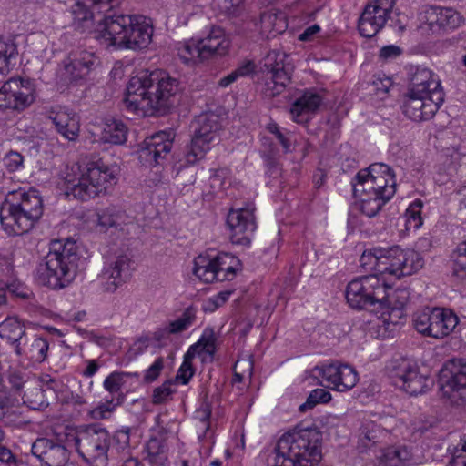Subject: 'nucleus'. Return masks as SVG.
<instances>
[{
	"label": "nucleus",
	"mask_w": 466,
	"mask_h": 466,
	"mask_svg": "<svg viewBox=\"0 0 466 466\" xmlns=\"http://www.w3.org/2000/svg\"><path fill=\"white\" fill-rule=\"evenodd\" d=\"M177 92V79L166 71H141L128 81L124 105L137 115H163L173 106Z\"/></svg>",
	"instance_id": "f257e3e1"
},
{
	"label": "nucleus",
	"mask_w": 466,
	"mask_h": 466,
	"mask_svg": "<svg viewBox=\"0 0 466 466\" xmlns=\"http://www.w3.org/2000/svg\"><path fill=\"white\" fill-rule=\"evenodd\" d=\"M321 440L317 428L296 427L279 439L269 465L318 466L322 457Z\"/></svg>",
	"instance_id": "f03ea898"
},
{
	"label": "nucleus",
	"mask_w": 466,
	"mask_h": 466,
	"mask_svg": "<svg viewBox=\"0 0 466 466\" xmlns=\"http://www.w3.org/2000/svg\"><path fill=\"white\" fill-rule=\"evenodd\" d=\"M96 38L106 47L142 49L151 42L153 27L142 15H106L100 23Z\"/></svg>",
	"instance_id": "7ed1b4c3"
},
{
	"label": "nucleus",
	"mask_w": 466,
	"mask_h": 466,
	"mask_svg": "<svg viewBox=\"0 0 466 466\" xmlns=\"http://www.w3.org/2000/svg\"><path fill=\"white\" fill-rule=\"evenodd\" d=\"M79 262L78 247L75 241H54L47 255L38 264L35 278L41 285L54 289H63L75 279Z\"/></svg>",
	"instance_id": "20e7f679"
},
{
	"label": "nucleus",
	"mask_w": 466,
	"mask_h": 466,
	"mask_svg": "<svg viewBox=\"0 0 466 466\" xmlns=\"http://www.w3.org/2000/svg\"><path fill=\"white\" fill-rule=\"evenodd\" d=\"M14 202L6 201L0 208V222L9 235L28 232L43 215V201L35 189L12 193Z\"/></svg>",
	"instance_id": "39448f33"
},
{
	"label": "nucleus",
	"mask_w": 466,
	"mask_h": 466,
	"mask_svg": "<svg viewBox=\"0 0 466 466\" xmlns=\"http://www.w3.org/2000/svg\"><path fill=\"white\" fill-rule=\"evenodd\" d=\"M79 177L66 178V190L81 200H86L105 193L117 182L118 168L102 160L90 161L85 166H77Z\"/></svg>",
	"instance_id": "423d86ee"
},
{
	"label": "nucleus",
	"mask_w": 466,
	"mask_h": 466,
	"mask_svg": "<svg viewBox=\"0 0 466 466\" xmlns=\"http://www.w3.org/2000/svg\"><path fill=\"white\" fill-rule=\"evenodd\" d=\"M221 125L219 116L214 113L198 116L195 120L194 134L183 159H180L179 168L195 165L202 160L211 146L219 141Z\"/></svg>",
	"instance_id": "0eeeda50"
},
{
	"label": "nucleus",
	"mask_w": 466,
	"mask_h": 466,
	"mask_svg": "<svg viewBox=\"0 0 466 466\" xmlns=\"http://www.w3.org/2000/svg\"><path fill=\"white\" fill-rule=\"evenodd\" d=\"M385 279L375 274H370L352 279L346 289V299L349 305L357 309L387 303L389 290Z\"/></svg>",
	"instance_id": "6e6552de"
},
{
	"label": "nucleus",
	"mask_w": 466,
	"mask_h": 466,
	"mask_svg": "<svg viewBox=\"0 0 466 466\" xmlns=\"http://www.w3.org/2000/svg\"><path fill=\"white\" fill-rule=\"evenodd\" d=\"M79 455L91 466H106L110 435L107 430L93 424L79 429L74 437Z\"/></svg>",
	"instance_id": "1a4fd4ad"
},
{
	"label": "nucleus",
	"mask_w": 466,
	"mask_h": 466,
	"mask_svg": "<svg viewBox=\"0 0 466 466\" xmlns=\"http://www.w3.org/2000/svg\"><path fill=\"white\" fill-rule=\"evenodd\" d=\"M413 327L420 334L434 339L449 336L459 324L458 316L450 309L425 308L413 315Z\"/></svg>",
	"instance_id": "9d476101"
},
{
	"label": "nucleus",
	"mask_w": 466,
	"mask_h": 466,
	"mask_svg": "<svg viewBox=\"0 0 466 466\" xmlns=\"http://www.w3.org/2000/svg\"><path fill=\"white\" fill-rule=\"evenodd\" d=\"M439 382L442 396L452 405L466 406V360H448L440 370Z\"/></svg>",
	"instance_id": "9b49d317"
},
{
	"label": "nucleus",
	"mask_w": 466,
	"mask_h": 466,
	"mask_svg": "<svg viewBox=\"0 0 466 466\" xmlns=\"http://www.w3.org/2000/svg\"><path fill=\"white\" fill-rule=\"evenodd\" d=\"M392 383L410 395L422 394L432 386V380L421 374L419 367L408 360H397L389 366Z\"/></svg>",
	"instance_id": "f8f14e48"
},
{
	"label": "nucleus",
	"mask_w": 466,
	"mask_h": 466,
	"mask_svg": "<svg viewBox=\"0 0 466 466\" xmlns=\"http://www.w3.org/2000/svg\"><path fill=\"white\" fill-rule=\"evenodd\" d=\"M0 110L23 111L35 101V87L29 79L1 76Z\"/></svg>",
	"instance_id": "ddd939ff"
},
{
	"label": "nucleus",
	"mask_w": 466,
	"mask_h": 466,
	"mask_svg": "<svg viewBox=\"0 0 466 466\" xmlns=\"http://www.w3.org/2000/svg\"><path fill=\"white\" fill-rule=\"evenodd\" d=\"M313 375L320 380V384L339 392L353 389L359 381L356 370L345 363L332 361L314 367Z\"/></svg>",
	"instance_id": "4468645a"
},
{
	"label": "nucleus",
	"mask_w": 466,
	"mask_h": 466,
	"mask_svg": "<svg viewBox=\"0 0 466 466\" xmlns=\"http://www.w3.org/2000/svg\"><path fill=\"white\" fill-rule=\"evenodd\" d=\"M264 66L268 75L266 82V93L268 96H275L290 83L294 65L288 54L279 50H272L265 56Z\"/></svg>",
	"instance_id": "2eb2a0df"
},
{
	"label": "nucleus",
	"mask_w": 466,
	"mask_h": 466,
	"mask_svg": "<svg viewBox=\"0 0 466 466\" xmlns=\"http://www.w3.org/2000/svg\"><path fill=\"white\" fill-rule=\"evenodd\" d=\"M353 181L391 198L396 192V180L392 169L383 163H374L360 170Z\"/></svg>",
	"instance_id": "dca6fc26"
},
{
	"label": "nucleus",
	"mask_w": 466,
	"mask_h": 466,
	"mask_svg": "<svg viewBox=\"0 0 466 466\" xmlns=\"http://www.w3.org/2000/svg\"><path fill=\"white\" fill-rule=\"evenodd\" d=\"M396 0H370L358 24L360 34L364 37L376 35L386 25Z\"/></svg>",
	"instance_id": "f3484780"
},
{
	"label": "nucleus",
	"mask_w": 466,
	"mask_h": 466,
	"mask_svg": "<svg viewBox=\"0 0 466 466\" xmlns=\"http://www.w3.org/2000/svg\"><path fill=\"white\" fill-rule=\"evenodd\" d=\"M97 57L93 52L82 48L72 50L62 62L60 77L66 83L86 79L95 67Z\"/></svg>",
	"instance_id": "a211bd4d"
},
{
	"label": "nucleus",
	"mask_w": 466,
	"mask_h": 466,
	"mask_svg": "<svg viewBox=\"0 0 466 466\" xmlns=\"http://www.w3.org/2000/svg\"><path fill=\"white\" fill-rule=\"evenodd\" d=\"M255 208L248 204L245 208L231 209L227 223L230 229V240L233 244L248 246L251 236L256 229Z\"/></svg>",
	"instance_id": "6ab92c4d"
},
{
	"label": "nucleus",
	"mask_w": 466,
	"mask_h": 466,
	"mask_svg": "<svg viewBox=\"0 0 466 466\" xmlns=\"http://www.w3.org/2000/svg\"><path fill=\"white\" fill-rule=\"evenodd\" d=\"M443 102L444 98H441L438 94L429 97L408 90L402 110L406 116L415 122L427 121L434 116Z\"/></svg>",
	"instance_id": "aec40b11"
},
{
	"label": "nucleus",
	"mask_w": 466,
	"mask_h": 466,
	"mask_svg": "<svg viewBox=\"0 0 466 466\" xmlns=\"http://www.w3.org/2000/svg\"><path fill=\"white\" fill-rule=\"evenodd\" d=\"M172 146V133L165 131L156 133L144 140L139 150V158L149 166L160 165L170 153Z\"/></svg>",
	"instance_id": "412c9836"
},
{
	"label": "nucleus",
	"mask_w": 466,
	"mask_h": 466,
	"mask_svg": "<svg viewBox=\"0 0 466 466\" xmlns=\"http://www.w3.org/2000/svg\"><path fill=\"white\" fill-rule=\"evenodd\" d=\"M130 263L131 259L123 252L107 259L101 274L106 291L113 293L126 282L129 277Z\"/></svg>",
	"instance_id": "4be33fe9"
},
{
	"label": "nucleus",
	"mask_w": 466,
	"mask_h": 466,
	"mask_svg": "<svg viewBox=\"0 0 466 466\" xmlns=\"http://www.w3.org/2000/svg\"><path fill=\"white\" fill-rule=\"evenodd\" d=\"M408 90L412 94L429 97H434L435 94H438L441 98H444L440 78L431 70L425 67H416L411 74Z\"/></svg>",
	"instance_id": "5701e85b"
},
{
	"label": "nucleus",
	"mask_w": 466,
	"mask_h": 466,
	"mask_svg": "<svg viewBox=\"0 0 466 466\" xmlns=\"http://www.w3.org/2000/svg\"><path fill=\"white\" fill-rule=\"evenodd\" d=\"M32 454L47 466H64L69 460L67 450L46 438L37 439L32 445Z\"/></svg>",
	"instance_id": "b1692460"
},
{
	"label": "nucleus",
	"mask_w": 466,
	"mask_h": 466,
	"mask_svg": "<svg viewBox=\"0 0 466 466\" xmlns=\"http://www.w3.org/2000/svg\"><path fill=\"white\" fill-rule=\"evenodd\" d=\"M322 104V96L317 92L306 89L290 106L292 119L299 124L308 123Z\"/></svg>",
	"instance_id": "393cba45"
},
{
	"label": "nucleus",
	"mask_w": 466,
	"mask_h": 466,
	"mask_svg": "<svg viewBox=\"0 0 466 466\" xmlns=\"http://www.w3.org/2000/svg\"><path fill=\"white\" fill-rule=\"evenodd\" d=\"M48 118L52 121L56 130L65 139L76 141L80 134V118L73 111L59 108L51 110Z\"/></svg>",
	"instance_id": "a878e982"
},
{
	"label": "nucleus",
	"mask_w": 466,
	"mask_h": 466,
	"mask_svg": "<svg viewBox=\"0 0 466 466\" xmlns=\"http://www.w3.org/2000/svg\"><path fill=\"white\" fill-rule=\"evenodd\" d=\"M198 42L202 51V59L205 60L227 55L230 46L228 37L219 26H212L208 34Z\"/></svg>",
	"instance_id": "bb28decb"
},
{
	"label": "nucleus",
	"mask_w": 466,
	"mask_h": 466,
	"mask_svg": "<svg viewBox=\"0 0 466 466\" xmlns=\"http://www.w3.org/2000/svg\"><path fill=\"white\" fill-rule=\"evenodd\" d=\"M117 0H77L73 6L75 21L92 24L97 15L110 11Z\"/></svg>",
	"instance_id": "cd10ccee"
},
{
	"label": "nucleus",
	"mask_w": 466,
	"mask_h": 466,
	"mask_svg": "<svg viewBox=\"0 0 466 466\" xmlns=\"http://www.w3.org/2000/svg\"><path fill=\"white\" fill-rule=\"evenodd\" d=\"M427 21L432 30H451L463 23V17L451 7L431 6L427 11Z\"/></svg>",
	"instance_id": "c85d7f7f"
},
{
	"label": "nucleus",
	"mask_w": 466,
	"mask_h": 466,
	"mask_svg": "<svg viewBox=\"0 0 466 466\" xmlns=\"http://www.w3.org/2000/svg\"><path fill=\"white\" fill-rule=\"evenodd\" d=\"M353 194L359 199L361 212L369 218L375 217L390 198L380 193L369 190L366 187L352 181Z\"/></svg>",
	"instance_id": "c756f323"
},
{
	"label": "nucleus",
	"mask_w": 466,
	"mask_h": 466,
	"mask_svg": "<svg viewBox=\"0 0 466 466\" xmlns=\"http://www.w3.org/2000/svg\"><path fill=\"white\" fill-rule=\"evenodd\" d=\"M256 26L263 37L271 38L285 32L288 24L282 12L271 9L260 15Z\"/></svg>",
	"instance_id": "7c9ffc66"
},
{
	"label": "nucleus",
	"mask_w": 466,
	"mask_h": 466,
	"mask_svg": "<svg viewBox=\"0 0 466 466\" xmlns=\"http://www.w3.org/2000/svg\"><path fill=\"white\" fill-rule=\"evenodd\" d=\"M47 351V340L36 335L25 338L24 342H19L15 346V352L18 356L25 355L35 362H43L46 358Z\"/></svg>",
	"instance_id": "2f4dec72"
},
{
	"label": "nucleus",
	"mask_w": 466,
	"mask_h": 466,
	"mask_svg": "<svg viewBox=\"0 0 466 466\" xmlns=\"http://www.w3.org/2000/svg\"><path fill=\"white\" fill-rule=\"evenodd\" d=\"M35 377L22 370L11 369L7 373V382L10 387V396L7 400L11 404L19 402V395L33 381Z\"/></svg>",
	"instance_id": "473e14b6"
},
{
	"label": "nucleus",
	"mask_w": 466,
	"mask_h": 466,
	"mask_svg": "<svg viewBox=\"0 0 466 466\" xmlns=\"http://www.w3.org/2000/svg\"><path fill=\"white\" fill-rule=\"evenodd\" d=\"M404 263L402 249L394 247L389 250H382V261L380 262L381 277L388 274L396 278L403 276L402 264Z\"/></svg>",
	"instance_id": "72a5a7b5"
},
{
	"label": "nucleus",
	"mask_w": 466,
	"mask_h": 466,
	"mask_svg": "<svg viewBox=\"0 0 466 466\" xmlns=\"http://www.w3.org/2000/svg\"><path fill=\"white\" fill-rule=\"evenodd\" d=\"M127 137V127L121 120L108 119L103 124L100 138L103 142L123 145Z\"/></svg>",
	"instance_id": "f704fd0d"
},
{
	"label": "nucleus",
	"mask_w": 466,
	"mask_h": 466,
	"mask_svg": "<svg viewBox=\"0 0 466 466\" xmlns=\"http://www.w3.org/2000/svg\"><path fill=\"white\" fill-rule=\"evenodd\" d=\"M193 274L206 283L218 281V268L213 255H199L194 260Z\"/></svg>",
	"instance_id": "c9c22d12"
},
{
	"label": "nucleus",
	"mask_w": 466,
	"mask_h": 466,
	"mask_svg": "<svg viewBox=\"0 0 466 466\" xmlns=\"http://www.w3.org/2000/svg\"><path fill=\"white\" fill-rule=\"evenodd\" d=\"M95 216L96 226L99 227L101 230H107L110 228L120 226L125 223L127 217L126 213L116 206H109L103 208L97 211Z\"/></svg>",
	"instance_id": "e433bc0d"
},
{
	"label": "nucleus",
	"mask_w": 466,
	"mask_h": 466,
	"mask_svg": "<svg viewBox=\"0 0 466 466\" xmlns=\"http://www.w3.org/2000/svg\"><path fill=\"white\" fill-rule=\"evenodd\" d=\"M20 400L32 410H42L48 405L41 385L36 378H35L21 395H19V401Z\"/></svg>",
	"instance_id": "4c0bfd02"
},
{
	"label": "nucleus",
	"mask_w": 466,
	"mask_h": 466,
	"mask_svg": "<svg viewBox=\"0 0 466 466\" xmlns=\"http://www.w3.org/2000/svg\"><path fill=\"white\" fill-rule=\"evenodd\" d=\"M214 259L218 268V281L230 280L235 277L239 265L238 258L229 253L220 252L214 255Z\"/></svg>",
	"instance_id": "58836bf2"
},
{
	"label": "nucleus",
	"mask_w": 466,
	"mask_h": 466,
	"mask_svg": "<svg viewBox=\"0 0 466 466\" xmlns=\"http://www.w3.org/2000/svg\"><path fill=\"white\" fill-rule=\"evenodd\" d=\"M411 452L406 447H389L378 456L380 466H403L411 460Z\"/></svg>",
	"instance_id": "ea45409f"
},
{
	"label": "nucleus",
	"mask_w": 466,
	"mask_h": 466,
	"mask_svg": "<svg viewBox=\"0 0 466 466\" xmlns=\"http://www.w3.org/2000/svg\"><path fill=\"white\" fill-rule=\"evenodd\" d=\"M154 433L160 440L165 441L177 433L178 421L172 418L167 410L159 413L155 418V425L151 429Z\"/></svg>",
	"instance_id": "a19ab883"
},
{
	"label": "nucleus",
	"mask_w": 466,
	"mask_h": 466,
	"mask_svg": "<svg viewBox=\"0 0 466 466\" xmlns=\"http://www.w3.org/2000/svg\"><path fill=\"white\" fill-rule=\"evenodd\" d=\"M25 336V325L16 317H7L0 323V337L15 346Z\"/></svg>",
	"instance_id": "79ce46f5"
},
{
	"label": "nucleus",
	"mask_w": 466,
	"mask_h": 466,
	"mask_svg": "<svg viewBox=\"0 0 466 466\" xmlns=\"http://www.w3.org/2000/svg\"><path fill=\"white\" fill-rule=\"evenodd\" d=\"M147 459L156 466H162L167 460V452L165 441L160 440L157 436H152L145 446Z\"/></svg>",
	"instance_id": "37998d69"
},
{
	"label": "nucleus",
	"mask_w": 466,
	"mask_h": 466,
	"mask_svg": "<svg viewBox=\"0 0 466 466\" xmlns=\"http://www.w3.org/2000/svg\"><path fill=\"white\" fill-rule=\"evenodd\" d=\"M18 55L17 46L13 39L0 38V76H5L10 71Z\"/></svg>",
	"instance_id": "c03bdc74"
},
{
	"label": "nucleus",
	"mask_w": 466,
	"mask_h": 466,
	"mask_svg": "<svg viewBox=\"0 0 466 466\" xmlns=\"http://www.w3.org/2000/svg\"><path fill=\"white\" fill-rule=\"evenodd\" d=\"M383 434L380 426L370 422L361 428L360 434L358 449L360 452H365L368 450L375 447L380 441V436Z\"/></svg>",
	"instance_id": "a18cd8bd"
},
{
	"label": "nucleus",
	"mask_w": 466,
	"mask_h": 466,
	"mask_svg": "<svg viewBox=\"0 0 466 466\" xmlns=\"http://www.w3.org/2000/svg\"><path fill=\"white\" fill-rule=\"evenodd\" d=\"M197 311V309L193 306L187 308L178 319L170 321L167 324L165 328V331L167 334H178L187 330L195 323Z\"/></svg>",
	"instance_id": "49530a36"
},
{
	"label": "nucleus",
	"mask_w": 466,
	"mask_h": 466,
	"mask_svg": "<svg viewBox=\"0 0 466 466\" xmlns=\"http://www.w3.org/2000/svg\"><path fill=\"white\" fill-rule=\"evenodd\" d=\"M216 340L217 337L213 329L206 328L200 339L190 346L187 351L191 352L194 356L201 352L213 356L216 351Z\"/></svg>",
	"instance_id": "de8ad7c7"
},
{
	"label": "nucleus",
	"mask_w": 466,
	"mask_h": 466,
	"mask_svg": "<svg viewBox=\"0 0 466 466\" xmlns=\"http://www.w3.org/2000/svg\"><path fill=\"white\" fill-rule=\"evenodd\" d=\"M177 55L186 64L205 61V59H202V51L198 40L191 39L184 43H179Z\"/></svg>",
	"instance_id": "09e8293b"
},
{
	"label": "nucleus",
	"mask_w": 466,
	"mask_h": 466,
	"mask_svg": "<svg viewBox=\"0 0 466 466\" xmlns=\"http://www.w3.org/2000/svg\"><path fill=\"white\" fill-rule=\"evenodd\" d=\"M382 261V250L363 252L360 258V265L366 270L373 271L372 274L381 277L380 262Z\"/></svg>",
	"instance_id": "8fccbe9b"
},
{
	"label": "nucleus",
	"mask_w": 466,
	"mask_h": 466,
	"mask_svg": "<svg viewBox=\"0 0 466 466\" xmlns=\"http://www.w3.org/2000/svg\"><path fill=\"white\" fill-rule=\"evenodd\" d=\"M403 260L402 264L403 276H410L423 267V258L420 253L412 250H403Z\"/></svg>",
	"instance_id": "3c124183"
},
{
	"label": "nucleus",
	"mask_w": 466,
	"mask_h": 466,
	"mask_svg": "<svg viewBox=\"0 0 466 466\" xmlns=\"http://www.w3.org/2000/svg\"><path fill=\"white\" fill-rule=\"evenodd\" d=\"M453 274L460 279H466V241L460 243L454 250Z\"/></svg>",
	"instance_id": "603ef678"
},
{
	"label": "nucleus",
	"mask_w": 466,
	"mask_h": 466,
	"mask_svg": "<svg viewBox=\"0 0 466 466\" xmlns=\"http://www.w3.org/2000/svg\"><path fill=\"white\" fill-rule=\"evenodd\" d=\"M331 400V394L326 389H315L313 390L305 403L299 406V410L304 412L308 409H312L319 403H328Z\"/></svg>",
	"instance_id": "864d4df0"
},
{
	"label": "nucleus",
	"mask_w": 466,
	"mask_h": 466,
	"mask_svg": "<svg viewBox=\"0 0 466 466\" xmlns=\"http://www.w3.org/2000/svg\"><path fill=\"white\" fill-rule=\"evenodd\" d=\"M422 206H423L422 201L420 199H416L406 209V212H405L406 222L410 228H413L417 229L422 225V218H421Z\"/></svg>",
	"instance_id": "5fc2aeb1"
},
{
	"label": "nucleus",
	"mask_w": 466,
	"mask_h": 466,
	"mask_svg": "<svg viewBox=\"0 0 466 466\" xmlns=\"http://www.w3.org/2000/svg\"><path fill=\"white\" fill-rule=\"evenodd\" d=\"M194 358L195 356L188 351L184 355L183 362L176 376V380L180 381L183 385L187 384L195 373V370L192 366V360Z\"/></svg>",
	"instance_id": "6e6d98bb"
},
{
	"label": "nucleus",
	"mask_w": 466,
	"mask_h": 466,
	"mask_svg": "<svg viewBox=\"0 0 466 466\" xmlns=\"http://www.w3.org/2000/svg\"><path fill=\"white\" fill-rule=\"evenodd\" d=\"M175 390L172 389L171 381H165L153 390L152 403L155 405L164 404L172 400Z\"/></svg>",
	"instance_id": "4d7b16f0"
},
{
	"label": "nucleus",
	"mask_w": 466,
	"mask_h": 466,
	"mask_svg": "<svg viewBox=\"0 0 466 466\" xmlns=\"http://www.w3.org/2000/svg\"><path fill=\"white\" fill-rule=\"evenodd\" d=\"M253 69L254 65L251 62H248L245 65L234 70L233 72H231L230 74H228V76L222 77L219 80L218 85L221 87H227L233 82H235L239 76H245L250 74L253 71Z\"/></svg>",
	"instance_id": "13d9d810"
},
{
	"label": "nucleus",
	"mask_w": 466,
	"mask_h": 466,
	"mask_svg": "<svg viewBox=\"0 0 466 466\" xmlns=\"http://www.w3.org/2000/svg\"><path fill=\"white\" fill-rule=\"evenodd\" d=\"M124 372H113L107 376L104 380V388L111 394H116L121 391L125 383L124 378L127 376Z\"/></svg>",
	"instance_id": "bf43d9fd"
},
{
	"label": "nucleus",
	"mask_w": 466,
	"mask_h": 466,
	"mask_svg": "<svg viewBox=\"0 0 466 466\" xmlns=\"http://www.w3.org/2000/svg\"><path fill=\"white\" fill-rule=\"evenodd\" d=\"M382 312V318L385 322L391 323L393 325H398L401 322L404 318V310L403 308H399L396 306H379Z\"/></svg>",
	"instance_id": "052dcab7"
},
{
	"label": "nucleus",
	"mask_w": 466,
	"mask_h": 466,
	"mask_svg": "<svg viewBox=\"0 0 466 466\" xmlns=\"http://www.w3.org/2000/svg\"><path fill=\"white\" fill-rule=\"evenodd\" d=\"M229 184V170L227 168L217 169L210 177V185L214 189H224Z\"/></svg>",
	"instance_id": "680f3d73"
},
{
	"label": "nucleus",
	"mask_w": 466,
	"mask_h": 466,
	"mask_svg": "<svg viewBox=\"0 0 466 466\" xmlns=\"http://www.w3.org/2000/svg\"><path fill=\"white\" fill-rule=\"evenodd\" d=\"M409 292L407 289H396L393 290L390 294L389 293V299L387 303L380 304V306H396L399 308H403L408 302Z\"/></svg>",
	"instance_id": "e2e57ef3"
},
{
	"label": "nucleus",
	"mask_w": 466,
	"mask_h": 466,
	"mask_svg": "<svg viewBox=\"0 0 466 466\" xmlns=\"http://www.w3.org/2000/svg\"><path fill=\"white\" fill-rule=\"evenodd\" d=\"M120 403L121 400L119 398L116 399V402H114V399L110 401L107 400L92 410V417L95 419H106Z\"/></svg>",
	"instance_id": "0e129e2a"
},
{
	"label": "nucleus",
	"mask_w": 466,
	"mask_h": 466,
	"mask_svg": "<svg viewBox=\"0 0 466 466\" xmlns=\"http://www.w3.org/2000/svg\"><path fill=\"white\" fill-rule=\"evenodd\" d=\"M4 166L9 172H15L18 170L24 163L23 156L15 151H10L4 157Z\"/></svg>",
	"instance_id": "69168bd1"
},
{
	"label": "nucleus",
	"mask_w": 466,
	"mask_h": 466,
	"mask_svg": "<svg viewBox=\"0 0 466 466\" xmlns=\"http://www.w3.org/2000/svg\"><path fill=\"white\" fill-rule=\"evenodd\" d=\"M451 463L453 466H466V441L460 443L452 450Z\"/></svg>",
	"instance_id": "338daca9"
},
{
	"label": "nucleus",
	"mask_w": 466,
	"mask_h": 466,
	"mask_svg": "<svg viewBox=\"0 0 466 466\" xmlns=\"http://www.w3.org/2000/svg\"><path fill=\"white\" fill-rule=\"evenodd\" d=\"M402 53L400 46L396 45L385 46L380 50L379 57L382 61H390L399 57Z\"/></svg>",
	"instance_id": "774afa93"
}]
</instances>
